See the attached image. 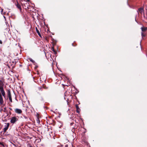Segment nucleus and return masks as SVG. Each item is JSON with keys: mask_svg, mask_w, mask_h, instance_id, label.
<instances>
[{"mask_svg": "<svg viewBox=\"0 0 147 147\" xmlns=\"http://www.w3.org/2000/svg\"><path fill=\"white\" fill-rule=\"evenodd\" d=\"M3 9H1V13L2 14V12H3Z\"/></svg>", "mask_w": 147, "mask_h": 147, "instance_id": "22", "label": "nucleus"}, {"mask_svg": "<svg viewBox=\"0 0 147 147\" xmlns=\"http://www.w3.org/2000/svg\"><path fill=\"white\" fill-rule=\"evenodd\" d=\"M18 118L16 117H13L11 118L10 122L12 123H14L18 121Z\"/></svg>", "mask_w": 147, "mask_h": 147, "instance_id": "1", "label": "nucleus"}, {"mask_svg": "<svg viewBox=\"0 0 147 147\" xmlns=\"http://www.w3.org/2000/svg\"><path fill=\"white\" fill-rule=\"evenodd\" d=\"M9 123H7V126H6V127H8H8L9 126Z\"/></svg>", "mask_w": 147, "mask_h": 147, "instance_id": "20", "label": "nucleus"}, {"mask_svg": "<svg viewBox=\"0 0 147 147\" xmlns=\"http://www.w3.org/2000/svg\"><path fill=\"white\" fill-rule=\"evenodd\" d=\"M144 9L143 8H140L138 9V13H140L141 14H142L144 13Z\"/></svg>", "mask_w": 147, "mask_h": 147, "instance_id": "7", "label": "nucleus"}, {"mask_svg": "<svg viewBox=\"0 0 147 147\" xmlns=\"http://www.w3.org/2000/svg\"><path fill=\"white\" fill-rule=\"evenodd\" d=\"M1 144V143L0 142V144Z\"/></svg>", "mask_w": 147, "mask_h": 147, "instance_id": "34", "label": "nucleus"}, {"mask_svg": "<svg viewBox=\"0 0 147 147\" xmlns=\"http://www.w3.org/2000/svg\"><path fill=\"white\" fill-rule=\"evenodd\" d=\"M29 59L30 61L33 63H34L35 62V61L31 58H29Z\"/></svg>", "mask_w": 147, "mask_h": 147, "instance_id": "15", "label": "nucleus"}, {"mask_svg": "<svg viewBox=\"0 0 147 147\" xmlns=\"http://www.w3.org/2000/svg\"><path fill=\"white\" fill-rule=\"evenodd\" d=\"M11 18L14 19H15L16 17L14 15H12L10 17Z\"/></svg>", "mask_w": 147, "mask_h": 147, "instance_id": "13", "label": "nucleus"}, {"mask_svg": "<svg viewBox=\"0 0 147 147\" xmlns=\"http://www.w3.org/2000/svg\"><path fill=\"white\" fill-rule=\"evenodd\" d=\"M4 80L3 78H2L1 80H0V89H1L3 88V86L4 85Z\"/></svg>", "mask_w": 147, "mask_h": 147, "instance_id": "3", "label": "nucleus"}, {"mask_svg": "<svg viewBox=\"0 0 147 147\" xmlns=\"http://www.w3.org/2000/svg\"><path fill=\"white\" fill-rule=\"evenodd\" d=\"M5 30H6V31H7L9 33H10V32H9L10 30L9 28H6Z\"/></svg>", "mask_w": 147, "mask_h": 147, "instance_id": "16", "label": "nucleus"}, {"mask_svg": "<svg viewBox=\"0 0 147 147\" xmlns=\"http://www.w3.org/2000/svg\"><path fill=\"white\" fill-rule=\"evenodd\" d=\"M42 88V87L41 86H40V87H38V89H41Z\"/></svg>", "mask_w": 147, "mask_h": 147, "instance_id": "24", "label": "nucleus"}, {"mask_svg": "<svg viewBox=\"0 0 147 147\" xmlns=\"http://www.w3.org/2000/svg\"><path fill=\"white\" fill-rule=\"evenodd\" d=\"M0 91H1V93L2 95V96H3L4 98H5V92L3 89V88L2 89H0Z\"/></svg>", "mask_w": 147, "mask_h": 147, "instance_id": "4", "label": "nucleus"}, {"mask_svg": "<svg viewBox=\"0 0 147 147\" xmlns=\"http://www.w3.org/2000/svg\"><path fill=\"white\" fill-rule=\"evenodd\" d=\"M15 111L16 113L19 114H21L22 113V111L21 110L17 108L15 109Z\"/></svg>", "mask_w": 147, "mask_h": 147, "instance_id": "5", "label": "nucleus"}, {"mask_svg": "<svg viewBox=\"0 0 147 147\" xmlns=\"http://www.w3.org/2000/svg\"><path fill=\"white\" fill-rule=\"evenodd\" d=\"M141 35L142 37H144L146 36V33L145 32H142Z\"/></svg>", "mask_w": 147, "mask_h": 147, "instance_id": "11", "label": "nucleus"}, {"mask_svg": "<svg viewBox=\"0 0 147 147\" xmlns=\"http://www.w3.org/2000/svg\"><path fill=\"white\" fill-rule=\"evenodd\" d=\"M73 124V123H71L70 125H72Z\"/></svg>", "mask_w": 147, "mask_h": 147, "instance_id": "29", "label": "nucleus"}, {"mask_svg": "<svg viewBox=\"0 0 147 147\" xmlns=\"http://www.w3.org/2000/svg\"><path fill=\"white\" fill-rule=\"evenodd\" d=\"M9 109H10V110L11 111H12V109L11 108H9Z\"/></svg>", "mask_w": 147, "mask_h": 147, "instance_id": "28", "label": "nucleus"}, {"mask_svg": "<svg viewBox=\"0 0 147 147\" xmlns=\"http://www.w3.org/2000/svg\"><path fill=\"white\" fill-rule=\"evenodd\" d=\"M68 146V145L67 144H66L65 145V147H67Z\"/></svg>", "mask_w": 147, "mask_h": 147, "instance_id": "25", "label": "nucleus"}, {"mask_svg": "<svg viewBox=\"0 0 147 147\" xmlns=\"http://www.w3.org/2000/svg\"><path fill=\"white\" fill-rule=\"evenodd\" d=\"M15 4L17 7L19 9L20 11L21 10V7L20 5L18 3V2L17 1H16V2L15 3Z\"/></svg>", "mask_w": 147, "mask_h": 147, "instance_id": "6", "label": "nucleus"}, {"mask_svg": "<svg viewBox=\"0 0 147 147\" xmlns=\"http://www.w3.org/2000/svg\"><path fill=\"white\" fill-rule=\"evenodd\" d=\"M36 120L37 122V123H40V121L39 118H37Z\"/></svg>", "mask_w": 147, "mask_h": 147, "instance_id": "18", "label": "nucleus"}, {"mask_svg": "<svg viewBox=\"0 0 147 147\" xmlns=\"http://www.w3.org/2000/svg\"><path fill=\"white\" fill-rule=\"evenodd\" d=\"M24 118L26 119H28V118L26 116H24Z\"/></svg>", "mask_w": 147, "mask_h": 147, "instance_id": "21", "label": "nucleus"}, {"mask_svg": "<svg viewBox=\"0 0 147 147\" xmlns=\"http://www.w3.org/2000/svg\"><path fill=\"white\" fill-rule=\"evenodd\" d=\"M146 28H147V27H146Z\"/></svg>", "mask_w": 147, "mask_h": 147, "instance_id": "35", "label": "nucleus"}, {"mask_svg": "<svg viewBox=\"0 0 147 147\" xmlns=\"http://www.w3.org/2000/svg\"><path fill=\"white\" fill-rule=\"evenodd\" d=\"M72 45L73 46H75L74 45V44L73 43H72Z\"/></svg>", "mask_w": 147, "mask_h": 147, "instance_id": "30", "label": "nucleus"}, {"mask_svg": "<svg viewBox=\"0 0 147 147\" xmlns=\"http://www.w3.org/2000/svg\"><path fill=\"white\" fill-rule=\"evenodd\" d=\"M42 87L43 88L45 89H47L48 88V87H47L45 85H43L42 86Z\"/></svg>", "mask_w": 147, "mask_h": 147, "instance_id": "17", "label": "nucleus"}, {"mask_svg": "<svg viewBox=\"0 0 147 147\" xmlns=\"http://www.w3.org/2000/svg\"><path fill=\"white\" fill-rule=\"evenodd\" d=\"M2 41L1 40H0V44H2Z\"/></svg>", "mask_w": 147, "mask_h": 147, "instance_id": "23", "label": "nucleus"}, {"mask_svg": "<svg viewBox=\"0 0 147 147\" xmlns=\"http://www.w3.org/2000/svg\"><path fill=\"white\" fill-rule=\"evenodd\" d=\"M47 31H49V32H50L49 31V28H47Z\"/></svg>", "mask_w": 147, "mask_h": 147, "instance_id": "27", "label": "nucleus"}, {"mask_svg": "<svg viewBox=\"0 0 147 147\" xmlns=\"http://www.w3.org/2000/svg\"><path fill=\"white\" fill-rule=\"evenodd\" d=\"M29 147H33L31 146H30Z\"/></svg>", "mask_w": 147, "mask_h": 147, "instance_id": "33", "label": "nucleus"}, {"mask_svg": "<svg viewBox=\"0 0 147 147\" xmlns=\"http://www.w3.org/2000/svg\"><path fill=\"white\" fill-rule=\"evenodd\" d=\"M36 30L38 35L40 37L42 38L40 32L39 30H38V28H36Z\"/></svg>", "mask_w": 147, "mask_h": 147, "instance_id": "9", "label": "nucleus"}, {"mask_svg": "<svg viewBox=\"0 0 147 147\" xmlns=\"http://www.w3.org/2000/svg\"><path fill=\"white\" fill-rule=\"evenodd\" d=\"M46 131H49V128H47V129H46Z\"/></svg>", "mask_w": 147, "mask_h": 147, "instance_id": "26", "label": "nucleus"}, {"mask_svg": "<svg viewBox=\"0 0 147 147\" xmlns=\"http://www.w3.org/2000/svg\"><path fill=\"white\" fill-rule=\"evenodd\" d=\"M52 50L54 53L55 54H56L57 53V52L55 50L54 48V47H53L52 48Z\"/></svg>", "mask_w": 147, "mask_h": 147, "instance_id": "12", "label": "nucleus"}, {"mask_svg": "<svg viewBox=\"0 0 147 147\" xmlns=\"http://www.w3.org/2000/svg\"><path fill=\"white\" fill-rule=\"evenodd\" d=\"M3 17L5 19V16H3Z\"/></svg>", "mask_w": 147, "mask_h": 147, "instance_id": "31", "label": "nucleus"}, {"mask_svg": "<svg viewBox=\"0 0 147 147\" xmlns=\"http://www.w3.org/2000/svg\"><path fill=\"white\" fill-rule=\"evenodd\" d=\"M10 25H11V27H12V26L11 25V24H10Z\"/></svg>", "mask_w": 147, "mask_h": 147, "instance_id": "32", "label": "nucleus"}, {"mask_svg": "<svg viewBox=\"0 0 147 147\" xmlns=\"http://www.w3.org/2000/svg\"><path fill=\"white\" fill-rule=\"evenodd\" d=\"M142 32H145L147 30V28H141Z\"/></svg>", "mask_w": 147, "mask_h": 147, "instance_id": "10", "label": "nucleus"}, {"mask_svg": "<svg viewBox=\"0 0 147 147\" xmlns=\"http://www.w3.org/2000/svg\"><path fill=\"white\" fill-rule=\"evenodd\" d=\"M39 114L38 113H37L36 114V117H37V118H39Z\"/></svg>", "mask_w": 147, "mask_h": 147, "instance_id": "19", "label": "nucleus"}, {"mask_svg": "<svg viewBox=\"0 0 147 147\" xmlns=\"http://www.w3.org/2000/svg\"><path fill=\"white\" fill-rule=\"evenodd\" d=\"M76 112L77 113H79L80 112V109L77 104H76Z\"/></svg>", "mask_w": 147, "mask_h": 147, "instance_id": "8", "label": "nucleus"}, {"mask_svg": "<svg viewBox=\"0 0 147 147\" xmlns=\"http://www.w3.org/2000/svg\"><path fill=\"white\" fill-rule=\"evenodd\" d=\"M7 96L8 97V98H9L10 101L11 102H12V99L11 96L10 90H7Z\"/></svg>", "mask_w": 147, "mask_h": 147, "instance_id": "2", "label": "nucleus"}, {"mask_svg": "<svg viewBox=\"0 0 147 147\" xmlns=\"http://www.w3.org/2000/svg\"><path fill=\"white\" fill-rule=\"evenodd\" d=\"M8 128L7 127H5L3 129V131L4 132H5L7 130V129H8Z\"/></svg>", "mask_w": 147, "mask_h": 147, "instance_id": "14", "label": "nucleus"}]
</instances>
